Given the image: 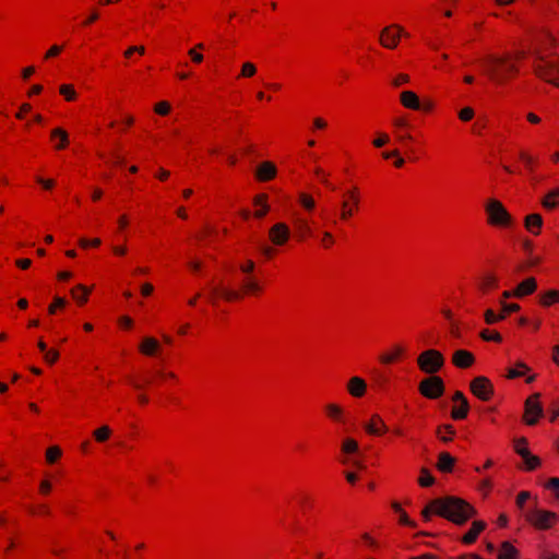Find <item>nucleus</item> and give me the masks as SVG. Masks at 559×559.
I'll return each mask as SVG.
<instances>
[{"label": "nucleus", "mask_w": 559, "mask_h": 559, "mask_svg": "<svg viewBox=\"0 0 559 559\" xmlns=\"http://www.w3.org/2000/svg\"><path fill=\"white\" fill-rule=\"evenodd\" d=\"M277 169L276 166L271 162L261 163L257 170L255 177L260 181H269L276 176Z\"/></svg>", "instance_id": "14"}, {"label": "nucleus", "mask_w": 559, "mask_h": 559, "mask_svg": "<svg viewBox=\"0 0 559 559\" xmlns=\"http://www.w3.org/2000/svg\"><path fill=\"white\" fill-rule=\"evenodd\" d=\"M347 390L350 395L361 397L367 390L366 381L360 377H353L348 381Z\"/></svg>", "instance_id": "15"}, {"label": "nucleus", "mask_w": 559, "mask_h": 559, "mask_svg": "<svg viewBox=\"0 0 559 559\" xmlns=\"http://www.w3.org/2000/svg\"><path fill=\"white\" fill-rule=\"evenodd\" d=\"M522 452H523L522 460L524 462L526 469L533 471L540 464V460L537 456L533 455L530 451H522Z\"/></svg>", "instance_id": "29"}, {"label": "nucleus", "mask_w": 559, "mask_h": 559, "mask_svg": "<svg viewBox=\"0 0 559 559\" xmlns=\"http://www.w3.org/2000/svg\"><path fill=\"white\" fill-rule=\"evenodd\" d=\"M60 94L63 95L67 100H73L76 96L73 86L69 84H63L60 86Z\"/></svg>", "instance_id": "40"}, {"label": "nucleus", "mask_w": 559, "mask_h": 559, "mask_svg": "<svg viewBox=\"0 0 559 559\" xmlns=\"http://www.w3.org/2000/svg\"><path fill=\"white\" fill-rule=\"evenodd\" d=\"M216 296H219L227 301H234V300H238L241 298V294L239 292L224 288V287H213L211 289V295H210L209 299L212 304H215Z\"/></svg>", "instance_id": "13"}, {"label": "nucleus", "mask_w": 559, "mask_h": 559, "mask_svg": "<svg viewBox=\"0 0 559 559\" xmlns=\"http://www.w3.org/2000/svg\"><path fill=\"white\" fill-rule=\"evenodd\" d=\"M514 450L515 452L521 456L523 457V452L522 451H530L526 447V439L525 438H520L518 440H515L514 442Z\"/></svg>", "instance_id": "49"}, {"label": "nucleus", "mask_w": 559, "mask_h": 559, "mask_svg": "<svg viewBox=\"0 0 559 559\" xmlns=\"http://www.w3.org/2000/svg\"><path fill=\"white\" fill-rule=\"evenodd\" d=\"M526 52L518 51L514 55H490L483 60V68L487 76L496 84H503L511 76L519 73L516 61L523 59Z\"/></svg>", "instance_id": "2"}, {"label": "nucleus", "mask_w": 559, "mask_h": 559, "mask_svg": "<svg viewBox=\"0 0 559 559\" xmlns=\"http://www.w3.org/2000/svg\"><path fill=\"white\" fill-rule=\"evenodd\" d=\"M437 435L443 442H449L455 435V430L451 425H443L437 429Z\"/></svg>", "instance_id": "28"}, {"label": "nucleus", "mask_w": 559, "mask_h": 559, "mask_svg": "<svg viewBox=\"0 0 559 559\" xmlns=\"http://www.w3.org/2000/svg\"><path fill=\"white\" fill-rule=\"evenodd\" d=\"M475 361L474 355L466 350V349H457L453 353L452 356V362L457 368H468L471 367Z\"/></svg>", "instance_id": "12"}, {"label": "nucleus", "mask_w": 559, "mask_h": 559, "mask_svg": "<svg viewBox=\"0 0 559 559\" xmlns=\"http://www.w3.org/2000/svg\"><path fill=\"white\" fill-rule=\"evenodd\" d=\"M56 138H59V140H60L59 143L56 144V148L61 150L68 145L69 136L64 130H62L60 128L53 129L51 131V139H56Z\"/></svg>", "instance_id": "26"}, {"label": "nucleus", "mask_w": 559, "mask_h": 559, "mask_svg": "<svg viewBox=\"0 0 559 559\" xmlns=\"http://www.w3.org/2000/svg\"><path fill=\"white\" fill-rule=\"evenodd\" d=\"M342 450L345 453H354L358 450V443L354 439H345L342 444Z\"/></svg>", "instance_id": "44"}, {"label": "nucleus", "mask_w": 559, "mask_h": 559, "mask_svg": "<svg viewBox=\"0 0 559 559\" xmlns=\"http://www.w3.org/2000/svg\"><path fill=\"white\" fill-rule=\"evenodd\" d=\"M257 73V67L252 62H245L241 67V72L239 76L242 78H252Z\"/></svg>", "instance_id": "37"}, {"label": "nucleus", "mask_w": 559, "mask_h": 559, "mask_svg": "<svg viewBox=\"0 0 559 559\" xmlns=\"http://www.w3.org/2000/svg\"><path fill=\"white\" fill-rule=\"evenodd\" d=\"M480 336L485 341H493V342H501V335L498 332H490L488 330H484L480 333Z\"/></svg>", "instance_id": "46"}, {"label": "nucleus", "mask_w": 559, "mask_h": 559, "mask_svg": "<svg viewBox=\"0 0 559 559\" xmlns=\"http://www.w3.org/2000/svg\"><path fill=\"white\" fill-rule=\"evenodd\" d=\"M474 117V110L471 107H465L459 112V118L462 121H469Z\"/></svg>", "instance_id": "50"}, {"label": "nucleus", "mask_w": 559, "mask_h": 559, "mask_svg": "<svg viewBox=\"0 0 559 559\" xmlns=\"http://www.w3.org/2000/svg\"><path fill=\"white\" fill-rule=\"evenodd\" d=\"M296 226H297V229H298V231L300 234V238H304V237H306V236L311 234V228H310V226H309L307 221L298 219L296 222Z\"/></svg>", "instance_id": "41"}, {"label": "nucleus", "mask_w": 559, "mask_h": 559, "mask_svg": "<svg viewBox=\"0 0 559 559\" xmlns=\"http://www.w3.org/2000/svg\"><path fill=\"white\" fill-rule=\"evenodd\" d=\"M537 283L534 277H527L523 282H521L514 290V297H523L526 295H531L536 290Z\"/></svg>", "instance_id": "17"}, {"label": "nucleus", "mask_w": 559, "mask_h": 559, "mask_svg": "<svg viewBox=\"0 0 559 559\" xmlns=\"http://www.w3.org/2000/svg\"><path fill=\"white\" fill-rule=\"evenodd\" d=\"M325 412L332 420L341 424L346 423L345 412L340 405L333 403L328 404L325 405Z\"/></svg>", "instance_id": "21"}, {"label": "nucleus", "mask_w": 559, "mask_h": 559, "mask_svg": "<svg viewBox=\"0 0 559 559\" xmlns=\"http://www.w3.org/2000/svg\"><path fill=\"white\" fill-rule=\"evenodd\" d=\"M486 527V523L483 521H474L472 527L463 536L462 540L465 544H472L477 539L479 533Z\"/></svg>", "instance_id": "20"}, {"label": "nucleus", "mask_w": 559, "mask_h": 559, "mask_svg": "<svg viewBox=\"0 0 559 559\" xmlns=\"http://www.w3.org/2000/svg\"><path fill=\"white\" fill-rule=\"evenodd\" d=\"M133 52H138L140 55H144L145 48L143 46H131L124 51V57L130 58Z\"/></svg>", "instance_id": "54"}, {"label": "nucleus", "mask_w": 559, "mask_h": 559, "mask_svg": "<svg viewBox=\"0 0 559 559\" xmlns=\"http://www.w3.org/2000/svg\"><path fill=\"white\" fill-rule=\"evenodd\" d=\"M409 81V76L407 74H399L393 81L392 84L394 86H400L404 83H407Z\"/></svg>", "instance_id": "57"}, {"label": "nucleus", "mask_w": 559, "mask_h": 559, "mask_svg": "<svg viewBox=\"0 0 559 559\" xmlns=\"http://www.w3.org/2000/svg\"><path fill=\"white\" fill-rule=\"evenodd\" d=\"M552 359L559 366V345L552 347Z\"/></svg>", "instance_id": "64"}, {"label": "nucleus", "mask_w": 559, "mask_h": 559, "mask_svg": "<svg viewBox=\"0 0 559 559\" xmlns=\"http://www.w3.org/2000/svg\"><path fill=\"white\" fill-rule=\"evenodd\" d=\"M468 409H469L468 401H463V404L460 403L459 407H454L452 409L451 416L455 420L464 419L468 414Z\"/></svg>", "instance_id": "31"}, {"label": "nucleus", "mask_w": 559, "mask_h": 559, "mask_svg": "<svg viewBox=\"0 0 559 559\" xmlns=\"http://www.w3.org/2000/svg\"><path fill=\"white\" fill-rule=\"evenodd\" d=\"M559 199V189L550 191L543 200V205L546 209H555L559 202L557 201Z\"/></svg>", "instance_id": "32"}, {"label": "nucleus", "mask_w": 559, "mask_h": 559, "mask_svg": "<svg viewBox=\"0 0 559 559\" xmlns=\"http://www.w3.org/2000/svg\"><path fill=\"white\" fill-rule=\"evenodd\" d=\"M88 293L90 289L84 285H78L71 290L72 297L80 304H84L86 301Z\"/></svg>", "instance_id": "30"}, {"label": "nucleus", "mask_w": 559, "mask_h": 559, "mask_svg": "<svg viewBox=\"0 0 559 559\" xmlns=\"http://www.w3.org/2000/svg\"><path fill=\"white\" fill-rule=\"evenodd\" d=\"M365 429L370 435H381L388 430L386 425L379 415H373L371 421L365 425Z\"/></svg>", "instance_id": "18"}, {"label": "nucleus", "mask_w": 559, "mask_h": 559, "mask_svg": "<svg viewBox=\"0 0 559 559\" xmlns=\"http://www.w3.org/2000/svg\"><path fill=\"white\" fill-rule=\"evenodd\" d=\"M486 212L488 215V223L491 225L508 226L511 224V215L498 200H489L486 204Z\"/></svg>", "instance_id": "5"}, {"label": "nucleus", "mask_w": 559, "mask_h": 559, "mask_svg": "<svg viewBox=\"0 0 559 559\" xmlns=\"http://www.w3.org/2000/svg\"><path fill=\"white\" fill-rule=\"evenodd\" d=\"M61 50H62L61 46H58V45L51 46L50 49L46 52L45 59L58 56L61 52Z\"/></svg>", "instance_id": "56"}, {"label": "nucleus", "mask_w": 559, "mask_h": 559, "mask_svg": "<svg viewBox=\"0 0 559 559\" xmlns=\"http://www.w3.org/2000/svg\"><path fill=\"white\" fill-rule=\"evenodd\" d=\"M299 203L307 211H312L316 206L314 199L311 195L304 193V192L299 194Z\"/></svg>", "instance_id": "35"}, {"label": "nucleus", "mask_w": 559, "mask_h": 559, "mask_svg": "<svg viewBox=\"0 0 559 559\" xmlns=\"http://www.w3.org/2000/svg\"><path fill=\"white\" fill-rule=\"evenodd\" d=\"M390 141V138L388 134L385 133H381L379 134V136L377 139L373 140L372 144L376 146V147H382L384 146L388 142Z\"/></svg>", "instance_id": "52"}, {"label": "nucleus", "mask_w": 559, "mask_h": 559, "mask_svg": "<svg viewBox=\"0 0 559 559\" xmlns=\"http://www.w3.org/2000/svg\"><path fill=\"white\" fill-rule=\"evenodd\" d=\"M540 304L545 307H548L555 302H559V290H548L539 297Z\"/></svg>", "instance_id": "27"}, {"label": "nucleus", "mask_w": 559, "mask_h": 559, "mask_svg": "<svg viewBox=\"0 0 559 559\" xmlns=\"http://www.w3.org/2000/svg\"><path fill=\"white\" fill-rule=\"evenodd\" d=\"M188 53L191 57V59L197 63H200L203 60V55L197 52L194 49H190Z\"/></svg>", "instance_id": "62"}, {"label": "nucleus", "mask_w": 559, "mask_h": 559, "mask_svg": "<svg viewBox=\"0 0 559 559\" xmlns=\"http://www.w3.org/2000/svg\"><path fill=\"white\" fill-rule=\"evenodd\" d=\"M519 157L520 159L524 163L525 167L530 170V171H533L534 169V164H535V159L530 155L527 154L526 152L524 151H521L519 153Z\"/></svg>", "instance_id": "42"}, {"label": "nucleus", "mask_w": 559, "mask_h": 559, "mask_svg": "<svg viewBox=\"0 0 559 559\" xmlns=\"http://www.w3.org/2000/svg\"><path fill=\"white\" fill-rule=\"evenodd\" d=\"M485 320L488 324L496 323L497 322L496 313L491 309L486 310Z\"/></svg>", "instance_id": "58"}, {"label": "nucleus", "mask_w": 559, "mask_h": 559, "mask_svg": "<svg viewBox=\"0 0 559 559\" xmlns=\"http://www.w3.org/2000/svg\"><path fill=\"white\" fill-rule=\"evenodd\" d=\"M37 182L40 183L45 189H51L55 185L53 180L51 179H43L40 177H37Z\"/></svg>", "instance_id": "61"}, {"label": "nucleus", "mask_w": 559, "mask_h": 559, "mask_svg": "<svg viewBox=\"0 0 559 559\" xmlns=\"http://www.w3.org/2000/svg\"><path fill=\"white\" fill-rule=\"evenodd\" d=\"M400 522L407 526H415V523L407 516L404 511L400 512Z\"/></svg>", "instance_id": "60"}, {"label": "nucleus", "mask_w": 559, "mask_h": 559, "mask_svg": "<svg viewBox=\"0 0 559 559\" xmlns=\"http://www.w3.org/2000/svg\"><path fill=\"white\" fill-rule=\"evenodd\" d=\"M525 228L533 235H538L543 226V218L539 214H530L524 221Z\"/></svg>", "instance_id": "19"}, {"label": "nucleus", "mask_w": 559, "mask_h": 559, "mask_svg": "<svg viewBox=\"0 0 559 559\" xmlns=\"http://www.w3.org/2000/svg\"><path fill=\"white\" fill-rule=\"evenodd\" d=\"M526 520L539 530H548L558 520V515L551 511L534 509L527 511L525 514Z\"/></svg>", "instance_id": "7"}, {"label": "nucleus", "mask_w": 559, "mask_h": 559, "mask_svg": "<svg viewBox=\"0 0 559 559\" xmlns=\"http://www.w3.org/2000/svg\"><path fill=\"white\" fill-rule=\"evenodd\" d=\"M471 391L483 401H488L493 393L492 384L485 377H476L471 382Z\"/></svg>", "instance_id": "10"}, {"label": "nucleus", "mask_w": 559, "mask_h": 559, "mask_svg": "<svg viewBox=\"0 0 559 559\" xmlns=\"http://www.w3.org/2000/svg\"><path fill=\"white\" fill-rule=\"evenodd\" d=\"M403 28L399 25H390L384 27L380 33V44L388 49H393L397 46Z\"/></svg>", "instance_id": "9"}, {"label": "nucleus", "mask_w": 559, "mask_h": 559, "mask_svg": "<svg viewBox=\"0 0 559 559\" xmlns=\"http://www.w3.org/2000/svg\"><path fill=\"white\" fill-rule=\"evenodd\" d=\"M539 393L530 396L525 402V421L527 425H535L539 417L543 416V407L538 402Z\"/></svg>", "instance_id": "8"}, {"label": "nucleus", "mask_w": 559, "mask_h": 559, "mask_svg": "<svg viewBox=\"0 0 559 559\" xmlns=\"http://www.w3.org/2000/svg\"><path fill=\"white\" fill-rule=\"evenodd\" d=\"M501 305H502L503 312H506L507 314L511 313V312H516L520 310V306L518 304L501 302Z\"/></svg>", "instance_id": "55"}, {"label": "nucleus", "mask_w": 559, "mask_h": 559, "mask_svg": "<svg viewBox=\"0 0 559 559\" xmlns=\"http://www.w3.org/2000/svg\"><path fill=\"white\" fill-rule=\"evenodd\" d=\"M61 456V450L58 447H51L46 452V460L48 463H55Z\"/></svg>", "instance_id": "39"}, {"label": "nucleus", "mask_w": 559, "mask_h": 559, "mask_svg": "<svg viewBox=\"0 0 559 559\" xmlns=\"http://www.w3.org/2000/svg\"><path fill=\"white\" fill-rule=\"evenodd\" d=\"M418 483L423 487H428L435 483V478L427 468H421V476L419 477Z\"/></svg>", "instance_id": "38"}, {"label": "nucleus", "mask_w": 559, "mask_h": 559, "mask_svg": "<svg viewBox=\"0 0 559 559\" xmlns=\"http://www.w3.org/2000/svg\"><path fill=\"white\" fill-rule=\"evenodd\" d=\"M419 369L430 376H435L444 366V357L437 349H426L417 357Z\"/></svg>", "instance_id": "4"}, {"label": "nucleus", "mask_w": 559, "mask_h": 559, "mask_svg": "<svg viewBox=\"0 0 559 559\" xmlns=\"http://www.w3.org/2000/svg\"><path fill=\"white\" fill-rule=\"evenodd\" d=\"M531 498V493L528 491H521L516 497V506L520 509H523L524 503Z\"/></svg>", "instance_id": "51"}, {"label": "nucleus", "mask_w": 559, "mask_h": 559, "mask_svg": "<svg viewBox=\"0 0 559 559\" xmlns=\"http://www.w3.org/2000/svg\"><path fill=\"white\" fill-rule=\"evenodd\" d=\"M94 438L98 442H105L111 435V430L108 426H103L94 431Z\"/></svg>", "instance_id": "34"}, {"label": "nucleus", "mask_w": 559, "mask_h": 559, "mask_svg": "<svg viewBox=\"0 0 559 559\" xmlns=\"http://www.w3.org/2000/svg\"><path fill=\"white\" fill-rule=\"evenodd\" d=\"M455 459L448 452H441L438 457L437 467L440 472L450 473L453 469Z\"/></svg>", "instance_id": "22"}, {"label": "nucleus", "mask_w": 559, "mask_h": 559, "mask_svg": "<svg viewBox=\"0 0 559 559\" xmlns=\"http://www.w3.org/2000/svg\"><path fill=\"white\" fill-rule=\"evenodd\" d=\"M403 354V348L401 346H395L392 353L382 354L380 356V361L382 364H392Z\"/></svg>", "instance_id": "33"}, {"label": "nucleus", "mask_w": 559, "mask_h": 559, "mask_svg": "<svg viewBox=\"0 0 559 559\" xmlns=\"http://www.w3.org/2000/svg\"><path fill=\"white\" fill-rule=\"evenodd\" d=\"M546 487L548 489H559V478L557 477H552L548 480V483L546 484Z\"/></svg>", "instance_id": "63"}, {"label": "nucleus", "mask_w": 559, "mask_h": 559, "mask_svg": "<svg viewBox=\"0 0 559 559\" xmlns=\"http://www.w3.org/2000/svg\"><path fill=\"white\" fill-rule=\"evenodd\" d=\"M44 356H45V360L48 364H53L55 361H57L59 354L55 349H49L46 353H44Z\"/></svg>", "instance_id": "53"}, {"label": "nucleus", "mask_w": 559, "mask_h": 559, "mask_svg": "<svg viewBox=\"0 0 559 559\" xmlns=\"http://www.w3.org/2000/svg\"><path fill=\"white\" fill-rule=\"evenodd\" d=\"M290 236L288 226L284 223H277L270 229V239L276 246L284 245Z\"/></svg>", "instance_id": "11"}, {"label": "nucleus", "mask_w": 559, "mask_h": 559, "mask_svg": "<svg viewBox=\"0 0 559 559\" xmlns=\"http://www.w3.org/2000/svg\"><path fill=\"white\" fill-rule=\"evenodd\" d=\"M242 288L246 293H258L261 290V286L254 278H246L242 283Z\"/></svg>", "instance_id": "36"}, {"label": "nucleus", "mask_w": 559, "mask_h": 559, "mask_svg": "<svg viewBox=\"0 0 559 559\" xmlns=\"http://www.w3.org/2000/svg\"><path fill=\"white\" fill-rule=\"evenodd\" d=\"M418 390L425 397L437 400L444 393V382L438 376H430L420 381Z\"/></svg>", "instance_id": "6"}, {"label": "nucleus", "mask_w": 559, "mask_h": 559, "mask_svg": "<svg viewBox=\"0 0 559 559\" xmlns=\"http://www.w3.org/2000/svg\"><path fill=\"white\" fill-rule=\"evenodd\" d=\"M240 270L246 274L252 273L254 270V262L251 260L247 261L246 264L240 265Z\"/></svg>", "instance_id": "59"}, {"label": "nucleus", "mask_w": 559, "mask_h": 559, "mask_svg": "<svg viewBox=\"0 0 559 559\" xmlns=\"http://www.w3.org/2000/svg\"><path fill=\"white\" fill-rule=\"evenodd\" d=\"M401 103L404 107L413 110H420L421 103L419 97L412 91H404L400 95Z\"/></svg>", "instance_id": "16"}, {"label": "nucleus", "mask_w": 559, "mask_h": 559, "mask_svg": "<svg viewBox=\"0 0 559 559\" xmlns=\"http://www.w3.org/2000/svg\"><path fill=\"white\" fill-rule=\"evenodd\" d=\"M66 304L67 301L64 298L56 296L53 298V302L48 308L49 313L53 314L57 308H62L66 306Z\"/></svg>", "instance_id": "47"}, {"label": "nucleus", "mask_w": 559, "mask_h": 559, "mask_svg": "<svg viewBox=\"0 0 559 559\" xmlns=\"http://www.w3.org/2000/svg\"><path fill=\"white\" fill-rule=\"evenodd\" d=\"M348 195L353 202V206H349L347 201H344L342 203L341 218L344 221L348 219L353 215L354 206H357L358 202H359L358 197L356 194V189H353L352 191H349Z\"/></svg>", "instance_id": "23"}, {"label": "nucleus", "mask_w": 559, "mask_h": 559, "mask_svg": "<svg viewBox=\"0 0 559 559\" xmlns=\"http://www.w3.org/2000/svg\"><path fill=\"white\" fill-rule=\"evenodd\" d=\"M497 280L492 275H487L481 280L480 288L486 290L496 286Z\"/></svg>", "instance_id": "48"}, {"label": "nucleus", "mask_w": 559, "mask_h": 559, "mask_svg": "<svg viewBox=\"0 0 559 559\" xmlns=\"http://www.w3.org/2000/svg\"><path fill=\"white\" fill-rule=\"evenodd\" d=\"M498 559H518V550L509 542H504L498 552Z\"/></svg>", "instance_id": "25"}, {"label": "nucleus", "mask_w": 559, "mask_h": 559, "mask_svg": "<svg viewBox=\"0 0 559 559\" xmlns=\"http://www.w3.org/2000/svg\"><path fill=\"white\" fill-rule=\"evenodd\" d=\"M139 349L144 355L153 356L159 349V343L153 337H144Z\"/></svg>", "instance_id": "24"}, {"label": "nucleus", "mask_w": 559, "mask_h": 559, "mask_svg": "<svg viewBox=\"0 0 559 559\" xmlns=\"http://www.w3.org/2000/svg\"><path fill=\"white\" fill-rule=\"evenodd\" d=\"M531 53L536 75L559 87V57L546 53L537 46Z\"/></svg>", "instance_id": "3"}, {"label": "nucleus", "mask_w": 559, "mask_h": 559, "mask_svg": "<svg viewBox=\"0 0 559 559\" xmlns=\"http://www.w3.org/2000/svg\"><path fill=\"white\" fill-rule=\"evenodd\" d=\"M382 156H383V158H385V159H389V158H391V157H396V159H395V162H394V165H395L396 167H399V168H400V167H402V166L404 165V163H405V162H404V158L400 157V153H399V151H397V150H394V151H392V152H383V153H382Z\"/></svg>", "instance_id": "43"}, {"label": "nucleus", "mask_w": 559, "mask_h": 559, "mask_svg": "<svg viewBox=\"0 0 559 559\" xmlns=\"http://www.w3.org/2000/svg\"><path fill=\"white\" fill-rule=\"evenodd\" d=\"M154 110L160 116H166L170 111V104L168 102H159L155 105Z\"/></svg>", "instance_id": "45"}, {"label": "nucleus", "mask_w": 559, "mask_h": 559, "mask_svg": "<svg viewBox=\"0 0 559 559\" xmlns=\"http://www.w3.org/2000/svg\"><path fill=\"white\" fill-rule=\"evenodd\" d=\"M432 513H436L457 525H462L471 519L476 511L467 501L457 497L448 496L444 498L433 499L421 511V515L426 521L430 520Z\"/></svg>", "instance_id": "1"}]
</instances>
